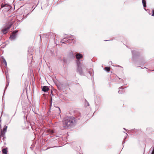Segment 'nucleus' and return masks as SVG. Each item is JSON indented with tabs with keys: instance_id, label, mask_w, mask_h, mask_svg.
I'll return each instance as SVG.
<instances>
[{
	"instance_id": "obj_1",
	"label": "nucleus",
	"mask_w": 154,
	"mask_h": 154,
	"mask_svg": "<svg viewBox=\"0 0 154 154\" xmlns=\"http://www.w3.org/2000/svg\"><path fill=\"white\" fill-rule=\"evenodd\" d=\"M76 123L75 118L73 117H67L62 121V127L61 129L70 128L74 126Z\"/></svg>"
},
{
	"instance_id": "obj_2",
	"label": "nucleus",
	"mask_w": 154,
	"mask_h": 154,
	"mask_svg": "<svg viewBox=\"0 0 154 154\" xmlns=\"http://www.w3.org/2000/svg\"><path fill=\"white\" fill-rule=\"evenodd\" d=\"M75 57L77 60V72L81 75H84V72L87 71V68L86 65L83 63H81L79 60L82 58L83 55L80 53H78L76 54Z\"/></svg>"
},
{
	"instance_id": "obj_3",
	"label": "nucleus",
	"mask_w": 154,
	"mask_h": 154,
	"mask_svg": "<svg viewBox=\"0 0 154 154\" xmlns=\"http://www.w3.org/2000/svg\"><path fill=\"white\" fill-rule=\"evenodd\" d=\"M75 37L73 35H70L64 38L60 41L61 43L65 44H70L72 45L74 43V39Z\"/></svg>"
},
{
	"instance_id": "obj_4",
	"label": "nucleus",
	"mask_w": 154,
	"mask_h": 154,
	"mask_svg": "<svg viewBox=\"0 0 154 154\" xmlns=\"http://www.w3.org/2000/svg\"><path fill=\"white\" fill-rule=\"evenodd\" d=\"M10 20L6 24L5 27L2 30V32L4 34L7 33L9 29L14 23V21H12L11 19H10Z\"/></svg>"
},
{
	"instance_id": "obj_5",
	"label": "nucleus",
	"mask_w": 154,
	"mask_h": 154,
	"mask_svg": "<svg viewBox=\"0 0 154 154\" xmlns=\"http://www.w3.org/2000/svg\"><path fill=\"white\" fill-rule=\"evenodd\" d=\"M18 32V30H15L11 33L10 37V39L11 41H13L16 39L17 36V33Z\"/></svg>"
},
{
	"instance_id": "obj_6",
	"label": "nucleus",
	"mask_w": 154,
	"mask_h": 154,
	"mask_svg": "<svg viewBox=\"0 0 154 154\" xmlns=\"http://www.w3.org/2000/svg\"><path fill=\"white\" fill-rule=\"evenodd\" d=\"M54 111L52 113L55 115H59L61 111L60 108L58 107H54Z\"/></svg>"
},
{
	"instance_id": "obj_7",
	"label": "nucleus",
	"mask_w": 154,
	"mask_h": 154,
	"mask_svg": "<svg viewBox=\"0 0 154 154\" xmlns=\"http://www.w3.org/2000/svg\"><path fill=\"white\" fill-rule=\"evenodd\" d=\"M5 8L4 9L6 11H8L11 9V7L8 4H2L1 6V8Z\"/></svg>"
},
{
	"instance_id": "obj_8",
	"label": "nucleus",
	"mask_w": 154,
	"mask_h": 154,
	"mask_svg": "<svg viewBox=\"0 0 154 154\" xmlns=\"http://www.w3.org/2000/svg\"><path fill=\"white\" fill-rule=\"evenodd\" d=\"M49 89V88L48 86H45L43 87L42 90L45 92H47Z\"/></svg>"
},
{
	"instance_id": "obj_9",
	"label": "nucleus",
	"mask_w": 154,
	"mask_h": 154,
	"mask_svg": "<svg viewBox=\"0 0 154 154\" xmlns=\"http://www.w3.org/2000/svg\"><path fill=\"white\" fill-rule=\"evenodd\" d=\"M122 87H120L119 88V91H118V93L119 94H122L124 92L122 90Z\"/></svg>"
},
{
	"instance_id": "obj_10",
	"label": "nucleus",
	"mask_w": 154,
	"mask_h": 154,
	"mask_svg": "<svg viewBox=\"0 0 154 154\" xmlns=\"http://www.w3.org/2000/svg\"><path fill=\"white\" fill-rule=\"evenodd\" d=\"M142 4L144 7H146V2L145 0H142Z\"/></svg>"
},
{
	"instance_id": "obj_11",
	"label": "nucleus",
	"mask_w": 154,
	"mask_h": 154,
	"mask_svg": "<svg viewBox=\"0 0 154 154\" xmlns=\"http://www.w3.org/2000/svg\"><path fill=\"white\" fill-rule=\"evenodd\" d=\"M3 153L4 154H7V149L6 148H4L2 149Z\"/></svg>"
},
{
	"instance_id": "obj_12",
	"label": "nucleus",
	"mask_w": 154,
	"mask_h": 154,
	"mask_svg": "<svg viewBox=\"0 0 154 154\" xmlns=\"http://www.w3.org/2000/svg\"><path fill=\"white\" fill-rule=\"evenodd\" d=\"M2 58L3 63H4L5 64V66H7V63L3 57Z\"/></svg>"
},
{
	"instance_id": "obj_13",
	"label": "nucleus",
	"mask_w": 154,
	"mask_h": 154,
	"mask_svg": "<svg viewBox=\"0 0 154 154\" xmlns=\"http://www.w3.org/2000/svg\"><path fill=\"white\" fill-rule=\"evenodd\" d=\"M7 128V126H5L3 129L2 131L3 132H6V130Z\"/></svg>"
},
{
	"instance_id": "obj_14",
	"label": "nucleus",
	"mask_w": 154,
	"mask_h": 154,
	"mask_svg": "<svg viewBox=\"0 0 154 154\" xmlns=\"http://www.w3.org/2000/svg\"><path fill=\"white\" fill-rule=\"evenodd\" d=\"M5 133L6 132H1V136L3 137L4 138L5 137Z\"/></svg>"
},
{
	"instance_id": "obj_15",
	"label": "nucleus",
	"mask_w": 154,
	"mask_h": 154,
	"mask_svg": "<svg viewBox=\"0 0 154 154\" xmlns=\"http://www.w3.org/2000/svg\"><path fill=\"white\" fill-rule=\"evenodd\" d=\"M110 68L109 67H106L105 68V70L107 72H109L110 71Z\"/></svg>"
},
{
	"instance_id": "obj_16",
	"label": "nucleus",
	"mask_w": 154,
	"mask_h": 154,
	"mask_svg": "<svg viewBox=\"0 0 154 154\" xmlns=\"http://www.w3.org/2000/svg\"><path fill=\"white\" fill-rule=\"evenodd\" d=\"M48 131L49 134H53L54 133V131L51 130H48Z\"/></svg>"
},
{
	"instance_id": "obj_17",
	"label": "nucleus",
	"mask_w": 154,
	"mask_h": 154,
	"mask_svg": "<svg viewBox=\"0 0 154 154\" xmlns=\"http://www.w3.org/2000/svg\"><path fill=\"white\" fill-rule=\"evenodd\" d=\"M9 82H8L7 83V84L6 85V87H5V90L6 89V88H7V87L8 86V85H9Z\"/></svg>"
},
{
	"instance_id": "obj_18",
	"label": "nucleus",
	"mask_w": 154,
	"mask_h": 154,
	"mask_svg": "<svg viewBox=\"0 0 154 154\" xmlns=\"http://www.w3.org/2000/svg\"><path fill=\"white\" fill-rule=\"evenodd\" d=\"M152 148V150L151 154H154V147H152L151 148Z\"/></svg>"
},
{
	"instance_id": "obj_19",
	"label": "nucleus",
	"mask_w": 154,
	"mask_h": 154,
	"mask_svg": "<svg viewBox=\"0 0 154 154\" xmlns=\"http://www.w3.org/2000/svg\"><path fill=\"white\" fill-rule=\"evenodd\" d=\"M152 14L151 15L152 16L154 17V10H152Z\"/></svg>"
},
{
	"instance_id": "obj_20",
	"label": "nucleus",
	"mask_w": 154,
	"mask_h": 154,
	"mask_svg": "<svg viewBox=\"0 0 154 154\" xmlns=\"http://www.w3.org/2000/svg\"><path fill=\"white\" fill-rule=\"evenodd\" d=\"M28 55L29 54H30V55L32 54L29 52V50H28Z\"/></svg>"
},
{
	"instance_id": "obj_21",
	"label": "nucleus",
	"mask_w": 154,
	"mask_h": 154,
	"mask_svg": "<svg viewBox=\"0 0 154 154\" xmlns=\"http://www.w3.org/2000/svg\"><path fill=\"white\" fill-rule=\"evenodd\" d=\"M134 51H132V54L133 55H134Z\"/></svg>"
},
{
	"instance_id": "obj_22",
	"label": "nucleus",
	"mask_w": 154,
	"mask_h": 154,
	"mask_svg": "<svg viewBox=\"0 0 154 154\" xmlns=\"http://www.w3.org/2000/svg\"><path fill=\"white\" fill-rule=\"evenodd\" d=\"M88 72L89 73V74H90V75L91 76L92 75V73L90 71H89Z\"/></svg>"
},
{
	"instance_id": "obj_23",
	"label": "nucleus",
	"mask_w": 154,
	"mask_h": 154,
	"mask_svg": "<svg viewBox=\"0 0 154 154\" xmlns=\"http://www.w3.org/2000/svg\"><path fill=\"white\" fill-rule=\"evenodd\" d=\"M6 79H7V80H8V77L7 75H6Z\"/></svg>"
},
{
	"instance_id": "obj_24",
	"label": "nucleus",
	"mask_w": 154,
	"mask_h": 154,
	"mask_svg": "<svg viewBox=\"0 0 154 154\" xmlns=\"http://www.w3.org/2000/svg\"><path fill=\"white\" fill-rule=\"evenodd\" d=\"M78 119L80 120L81 119V118H78Z\"/></svg>"
},
{
	"instance_id": "obj_25",
	"label": "nucleus",
	"mask_w": 154,
	"mask_h": 154,
	"mask_svg": "<svg viewBox=\"0 0 154 154\" xmlns=\"http://www.w3.org/2000/svg\"><path fill=\"white\" fill-rule=\"evenodd\" d=\"M122 143H125V141H124Z\"/></svg>"
},
{
	"instance_id": "obj_26",
	"label": "nucleus",
	"mask_w": 154,
	"mask_h": 154,
	"mask_svg": "<svg viewBox=\"0 0 154 154\" xmlns=\"http://www.w3.org/2000/svg\"><path fill=\"white\" fill-rule=\"evenodd\" d=\"M88 106H89V104L88 102Z\"/></svg>"
},
{
	"instance_id": "obj_27",
	"label": "nucleus",
	"mask_w": 154,
	"mask_h": 154,
	"mask_svg": "<svg viewBox=\"0 0 154 154\" xmlns=\"http://www.w3.org/2000/svg\"><path fill=\"white\" fill-rule=\"evenodd\" d=\"M32 56H31V58H32Z\"/></svg>"
},
{
	"instance_id": "obj_28",
	"label": "nucleus",
	"mask_w": 154,
	"mask_h": 154,
	"mask_svg": "<svg viewBox=\"0 0 154 154\" xmlns=\"http://www.w3.org/2000/svg\"><path fill=\"white\" fill-rule=\"evenodd\" d=\"M145 63V62H143V64H144Z\"/></svg>"
},
{
	"instance_id": "obj_29",
	"label": "nucleus",
	"mask_w": 154,
	"mask_h": 154,
	"mask_svg": "<svg viewBox=\"0 0 154 154\" xmlns=\"http://www.w3.org/2000/svg\"><path fill=\"white\" fill-rule=\"evenodd\" d=\"M124 129L126 130V129L125 128H124Z\"/></svg>"
},
{
	"instance_id": "obj_30",
	"label": "nucleus",
	"mask_w": 154,
	"mask_h": 154,
	"mask_svg": "<svg viewBox=\"0 0 154 154\" xmlns=\"http://www.w3.org/2000/svg\"><path fill=\"white\" fill-rule=\"evenodd\" d=\"M51 110V108H50V110Z\"/></svg>"
},
{
	"instance_id": "obj_31",
	"label": "nucleus",
	"mask_w": 154,
	"mask_h": 154,
	"mask_svg": "<svg viewBox=\"0 0 154 154\" xmlns=\"http://www.w3.org/2000/svg\"><path fill=\"white\" fill-rule=\"evenodd\" d=\"M125 133L126 134H127V135H128V134H127V133Z\"/></svg>"
},
{
	"instance_id": "obj_32",
	"label": "nucleus",
	"mask_w": 154,
	"mask_h": 154,
	"mask_svg": "<svg viewBox=\"0 0 154 154\" xmlns=\"http://www.w3.org/2000/svg\"><path fill=\"white\" fill-rule=\"evenodd\" d=\"M118 78H119V79H120V78H119V77H118Z\"/></svg>"
}]
</instances>
